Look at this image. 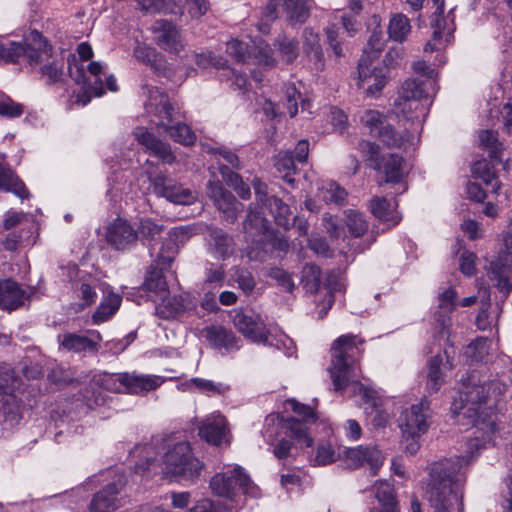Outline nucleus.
<instances>
[{"mask_svg": "<svg viewBox=\"0 0 512 512\" xmlns=\"http://www.w3.org/2000/svg\"><path fill=\"white\" fill-rule=\"evenodd\" d=\"M77 297L82 300V307L92 305L97 298L96 285L85 280L78 282L74 288Z\"/></svg>", "mask_w": 512, "mask_h": 512, "instance_id": "53", "label": "nucleus"}, {"mask_svg": "<svg viewBox=\"0 0 512 512\" xmlns=\"http://www.w3.org/2000/svg\"><path fill=\"white\" fill-rule=\"evenodd\" d=\"M302 39L304 54L314 64L317 70H322L325 58L319 35L313 30V28L306 27L303 30Z\"/></svg>", "mask_w": 512, "mask_h": 512, "instance_id": "25", "label": "nucleus"}, {"mask_svg": "<svg viewBox=\"0 0 512 512\" xmlns=\"http://www.w3.org/2000/svg\"><path fill=\"white\" fill-rule=\"evenodd\" d=\"M106 241L113 249L124 251L136 245L137 232L127 220L117 218L107 227Z\"/></svg>", "mask_w": 512, "mask_h": 512, "instance_id": "13", "label": "nucleus"}, {"mask_svg": "<svg viewBox=\"0 0 512 512\" xmlns=\"http://www.w3.org/2000/svg\"><path fill=\"white\" fill-rule=\"evenodd\" d=\"M123 484L113 482L98 491L90 503V512H114L121 506L119 497Z\"/></svg>", "mask_w": 512, "mask_h": 512, "instance_id": "16", "label": "nucleus"}, {"mask_svg": "<svg viewBox=\"0 0 512 512\" xmlns=\"http://www.w3.org/2000/svg\"><path fill=\"white\" fill-rule=\"evenodd\" d=\"M431 413L426 398L402 411L398 420L402 435L421 437L429 428Z\"/></svg>", "mask_w": 512, "mask_h": 512, "instance_id": "9", "label": "nucleus"}, {"mask_svg": "<svg viewBox=\"0 0 512 512\" xmlns=\"http://www.w3.org/2000/svg\"><path fill=\"white\" fill-rule=\"evenodd\" d=\"M160 302L161 304L157 305L156 311L164 319L174 318L188 309L187 299L182 295H174L172 297L168 295L164 301Z\"/></svg>", "mask_w": 512, "mask_h": 512, "instance_id": "31", "label": "nucleus"}, {"mask_svg": "<svg viewBox=\"0 0 512 512\" xmlns=\"http://www.w3.org/2000/svg\"><path fill=\"white\" fill-rule=\"evenodd\" d=\"M232 321L235 328L245 338L254 343L266 344L270 337V331L262 317L252 310H234Z\"/></svg>", "mask_w": 512, "mask_h": 512, "instance_id": "10", "label": "nucleus"}, {"mask_svg": "<svg viewBox=\"0 0 512 512\" xmlns=\"http://www.w3.org/2000/svg\"><path fill=\"white\" fill-rule=\"evenodd\" d=\"M162 460L164 475L175 477L178 481L194 482L203 469V464L194 457L190 444L184 441L169 448Z\"/></svg>", "mask_w": 512, "mask_h": 512, "instance_id": "5", "label": "nucleus"}, {"mask_svg": "<svg viewBox=\"0 0 512 512\" xmlns=\"http://www.w3.org/2000/svg\"><path fill=\"white\" fill-rule=\"evenodd\" d=\"M383 48L382 31L377 25L368 39L357 67L360 82L368 83L366 92L369 96L379 94L387 83V76L383 69H370L371 63L380 56Z\"/></svg>", "mask_w": 512, "mask_h": 512, "instance_id": "6", "label": "nucleus"}, {"mask_svg": "<svg viewBox=\"0 0 512 512\" xmlns=\"http://www.w3.org/2000/svg\"><path fill=\"white\" fill-rule=\"evenodd\" d=\"M345 223L348 231L355 238L363 236L369 228L365 216L358 211L350 210L346 215Z\"/></svg>", "mask_w": 512, "mask_h": 512, "instance_id": "45", "label": "nucleus"}, {"mask_svg": "<svg viewBox=\"0 0 512 512\" xmlns=\"http://www.w3.org/2000/svg\"><path fill=\"white\" fill-rule=\"evenodd\" d=\"M472 173L475 178L481 179L486 186L491 187L494 194H498L500 182L496 178L494 166L486 161H477L472 166Z\"/></svg>", "mask_w": 512, "mask_h": 512, "instance_id": "34", "label": "nucleus"}, {"mask_svg": "<svg viewBox=\"0 0 512 512\" xmlns=\"http://www.w3.org/2000/svg\"><path fill=\"white\" fill-rule=\"evenodd\" d=\"M365 340L355 334H345L334 340L331 346L330 376L335 391H342L349 385L353 393L359 395L365 404L372 409L382 406L381 398L377 392L366 387L358 379V358L362 354L360 348Z\"/></svg>", "mask_w": 512, "mask_h": 512, "instance_id": "2", "label": "nucleus"}, {"mask_svg": "<svg viewBox=\"0 0 512 512\" xmlns=\"http://www.w3.org/2000/svg\"><path fill=\"white\" fill-rule=\"evenodd\" d=\"M252 484L250 477L240 466L226 472L217 473L210 480L212 492L230 500H233L239 493L249 494Z\"/></svg>", "mask_w": 512, "mask_h": 512, "instance_id": "8", "label": "nucleus"}, {"mask_svg": "<svg viewBox=\"0 0 512 512\" xmlns=\"http://www.w3.org/2000/svg\"><path fill=\"white\" fill-rule=\"evenodd\" d=\"M26 292L12 279L0 280V309L11 312L24 304Z\"/></svg>", "mask_w": 512, "mask_h": 512, "instance_id": "21", "label": "nucleus"}, {"mask_svg": "<svg viewBox=\"0 0 512 512\" xmlns=\"http://www.w3.org/2000/svg\"><path fill=\"white\" fill-rule=\"evenodd\" d=\"M254 58L258 64L269 68L273 67L276 62L271 47L264 41H260L255 46Z\"/></svg>", "mask_w": 512, "mask_h": 512, "instance_id": "58", "label": "nucleus"}, {"mask_svg": "<svg viewBox=\"0 0 512 512\" xmlns=\"http://www.w3.org/2000/svg\"><path fill=\"white\" fill-rule=\"evenodd\" d=\"M297 162L293 158L291 150L280 151L275 156L274 166L279 173H282L283 180L289 184L294 185L295 179L293 175L297 173Z\"/></svg>", "mask_w": 512, "mask_h": 512, "instance_id": "32", "label": "nucleus"}, {"mask_svg": "<svg viewBox=\"0 0 512 512\" xmlns=\"http://www.w3.org/2000/svg\"><path fill=\"white\" fill-rule=\"evenodd\" d=\"M149 180L153 188V192L159 196L167 199L174 204H190L194 196L189 189L183 188L182 185L165 173H158L155 176H150Z\"/></svg>", "mask_w": 512, "mask_h": 512, "instance_id": "11", "label": "nucleus"}, {"mask_svg": "<svg viewBox=\"0 0 512 512\" xmlns=\"http://www.w3.org/2000/svg\"><path fill=\"white\" fill-rule=\"evenodd\" d=\"M207 247L210 254L220 260L230 258L235 250V241L232 235L216 226L207 227Z\"/></svg>", "mask_w": 512, "mask_h": 512, "instance_id": "15", "label": "nucleus"}, {"mask_svg": "<svg viewBox=\"0 0 512 512\" xmlns=\"http://www.w3.org/2000/svg\"><path fill=\"white\" fill-rule=\"evenodd\" d=\"M361 122L369 129L370 134L376 137L381 130V126H384L387 122V119L385 115L379 111L367 110L361 116Z\"/></svg>", "mask_w": 512, "mask_h": 512, "instance_id": "48", "label": "nucleus"}, {"mask_svg": "<svg viewBox=\"0 0 512 512\" xmlns=\"http://www.w3.org/2000/svg\"><path fill=\"white\" fill-rule=\"evenodd\" d=\"M225 279V270L222 265L210 263L205 272V283L215 286H221Z\"/></svg>", "mask_w": 512, "mask_h": 512, "instance_id": "63", "label": "nucleus"}, {"mask_svg": "<svg viewBox=\"0 0 512 512\" xmlns=\"http://www.w3.org/2000/svg\"><path fill=\"white\" fill-rule=\"evenodd\" d=\"M201 439L214 446H220L227 435V421L222 415L207 418L199 427Z\"/></svg>", "mask_w": 512, "mask_h": 512, "instance_id": "24", "label": "nucleus"}, {"mask_svg": "<svg viewBox=\"0 0 512 512\" xmlns=\"http://www.w3.org/2000/svg\"><path fill=\"white\" fill-rule=\"evenodd\" d=\"M163 380L161 377L149 374H138L135 371L126 372L122 376V384L124 392L127 394L144 395L148 392L156 390Z\"/></svg>", "mask_w": 512, "mask_h": 512, "instance_id": "17", "label": "nucleus"}, {"mask_svg": "<svg viewBox=\"0 0 512 512\" xmlns=\"http://www.w3.org/2000/svg\"><path fill=\"white\" fill-rule=\"evenodd\" d=\"M153 31L156 34L158 46L162 49L177 53L180 50L179 31L171 21L161 19L155 22Z\"/></svg>", "mask_w": 512, "mask_h": 512, "instance_id": "23", "label": "nucleus"}, {"mask_svg": "<svg viewBox=\"0 0 512 512\" xmlns=\"http://www.w3.org/2000/svg\"><path fill=\"white\" fill-rule=\"evenodd\" d=\"M0 189L6 192H11L21 199H28L30 197L29 190L18 175L10 168L4 167L1 163Z\"/></svg>", "mask_w": 512, "mask_h": 512, "instance_id": "27", "label": "nucleus"}, {"mask_svg": "<svg viewBox=\"0 0 512 512\" xmlns=\"http://www.w3.org/2000/svg\"><path fill=\"white\" fill-rule=\"evenodd\" d=\"M59 348L67 352L81 353L97 351V343L85 335L64 333L57 337Z\"/></svg>", "mask_w": 512, "mask_h": 512, "instance_id": "26", "label": "nucleus"}, {"mask_svg": "<svg viewBox=\"0 0 512 512\" xmlns=\"http://www.w3.org/2000/svg\"><path fill=\"white\" fill-rule=\"evenodd\" d=\"M163 226L158 225L150 218H143L140 220V224L138 226L137 237L140 235L143 239L153 240L156 236L160 235L162 232Z\"/></svg>", "mask_w": 512, "mask_h": 512, "instance_id": "57", "label": "nucleus"}, {"mask_svg": "<svg viewBox=\"0 0 512 512\" xmlns=\"http://www.w3.org/2000/svg\"><path fill=\"white\" fill-rule=\"evenodd\" d=\"M283 10L291 26L305 23L310 16L307 0H283Z\"/></svg>", "mask_w": 512, "mask_h": 512, "instance_id": "29", "label": "nucleus"}, {"mask_svg": "<svg viewBox=\"0 0 512 512\" xmlns=\"http://www.w3.org/2000/svg\"><path fill=\"white\" fill-rule=\"evenodd\" d=\"M23 113V105L16 103L10 98L0 101V116L7 118H16Z\"/></svg>", "mask_w": 512, "mask_h": 512, "instance_id": "64", "label": "nucleus"}, {"mask_svg": "<svg viewBox=\"0 0 512 512\" xmlns=\"http://www.w3.org/2000/svg\"><path fill=\"white\" fill-rule=\"evenodd\" d=\"M49 381L56 385H75L80 381L74 378L73 372L61 366H56L47 375Z\"/></svg>", "mask_w": 512, "mask_h": 512, "instance_id": "54", "label": "nucleus"}, {"mask_svg": "<svg viewBox=\"0 0 512 512\" xmlns=\"http://www.w3.org/2000/svg\"><path fill=\"white\" fill-rule=\"evenodd\" d=\"M136 139L138 142L144 146L153 156L158 157L164 163L172 164L176 157L172 152L171 146L158 139L154 134L144 130L143 128H138L135 132Z\"/></svg>", "mask_w": 512, "mask_h": 512, "instance_id": "19", "label": "nucleus"}, {"mask_svg": "<svg viewBox=\"0 0 512 512\" xmlns=\"http://www.w3.org/2000/svg\"><path fill=\"white\" fill-rule=\"evenodd\" d=\"M126 372L121 373H107L104 372L98 378V384L107 391L114 393L124 392V385L122 384V376Z\"/></svg>", "mask_w": 512, "mask_h": 512, "instance_id": "51", "label": "nucleus"}, {"mask_svg": "<svg viewBox=\"0 0 512 512\" xmlns=\"http://www.w3.org/2000/svg\"><path fill=\"white\" fill-rule=\"evenodd\" d=\"M402 163L403 158L398 154H389L386 158H383L379 170L385 175L386 183H399L402 180Z\"/></svg>", "mask_w": 512, "mask_h": 512, "instance_id": "35", "label": "nucleus"}, {"mask_svg": "<svg viewBox=\"0 0 512 512\" xmlns=\"http://www.w3.org/2000/svg\"><path fill=\"white\" fill-rule=\"evenodd\" d=\"M284 407L290 408L300 418H283L278 414H269L265 418L263 436L266 441L273 444V454L279 460L287 459L292 455L293 446L311 447L313 439L308 433V425L316 423L318 417L315 411L308 405L298 402L296 399H287Z\"/></svg>", "mask_w": 512, "mask_h": 512, "instance_id": "1", "label": "nucleus"}, {"mask_svg": "<svg viewBox=\"0 0 512 512\" xmlns=\"http://www.w3.org/2000/svg\"><path fill=\"white\" fill-rule=\"evenodd\" d=\"M25 55V47L22 42H0V63H18Z\"/></svg>", "mask_w": 512, "mask_h": 512, "instance_id": "43", "label": "nucleus"}, {"mask_svg": "<svg viewBox=\"0 0 512 512\" xmlns=\"http://www.w3.org/2000/svg\"><path fill=\"white\" fill-rule=\"evenodd\" d=\"M326 41L336 58L344 56L343 41L340 37V28L330 24L324 29Z\"/></svg>", "mask_w": 512, "mask_h": 512, "instance_id": "49", "label": "nucleus"}, {"mask_svg": "<svg viewBox=\"0 0 512 512\" xmlns=\"http://www.w3.org/2000/svg\"><path fill=\"white\" fill-rule=\"evenodd\" d=\"M480 143L489 149L491 159L500 160L501 143L497 138V133L492 130H483L479 135Z\"/></svg>", "mask_w": 512, "mask_h": 512, "instance_id": "50", "label": "nucleus"}, {"mask_svg": "<svg viewBox=\"0 0 512 512\" xmlns=\"http://www.w3.org/2000/svg\"><path fill=\"white\" fill-rule=\"evenodd\" d=\"M195 62L201 68L215 67L217 69H225L227 60L211 51H207L197 54Z\"/></svg>", "mask_w": 512, "mask_h": 512, "instance_id": "56", "label": "nucleus"}, {"mask_svg": "<svg viewBox=\"0 0 512 512\" xmlns=\"http://www.w3.org/2000/svg\"><path fill=\"white\" fill-rule=\"evenodd\" d=\"M4 422L13 427L22 419L20 404L14 396L8 395L2 404Z\"/></svg>", "mask_w": 512, "mask_h": 512, "instance_id": "47", "label": "nucleus"}, {"mask_svg": "<svg viewBox=\"0 0 512 512\" xmlns=\"http://www.w3.org/2000/svg\"><path fill=\"white\" fill-rule=\"evenodd\" d=\"M344 462L349 469H356L367 463L372 476L378 473L379 468L383 464L380 451L362 446L345 449Z\"/></svg>", "mask_w": 512, "mask_h": 512, "instance_id": "14", "label": "nucleus"}, {"mask_svg": "<svg viewBox=\"0 0 512 512\" xmlns=\"http://www.w3.org/2000/svg\"><path fill=\"white\" fill-rule=\"evenodd\" d=\"M142 90L147 96L146 112L159 118V121L155 122L156 125L163 127L173 141L185 146L194 144L196 136L191 128L184 123L173 122L174 108L169 102L168 95L158 87L148 84L142 85Z\"/></svg>", "mask_w": 512, "mask_h": 512, "instance_id": "4", "label": "nucleus"}, {"mask_svg": "<svg viewBox=\"0 0 512 512\" xmlns=\"http://www.w3.org/2000/svg\"><path fill=\"white\" fill-rule=\"evenodd\" d=\"M226 51L237 62H245L248 56V45L242 41L233 39L227 43Z\"/></svg>", "mask_w": 512, "mask_h": 512, "instance_id": "62", "label": "nucleus"}, {"mask_svg": "<svg viewBox=\"0 0 512 512\" xmlns=\"http://www.w3.org/2000/svg\"><path fill=\"white\" fill-rule=\"evenodd\" d=\"M207 341L217 349L226 351L238 350L240 348V338H238L231 329L220 325H211L203 330Z\"/></svg>", "mask_w": 512, "mask_h": 512, "instance_id": "20", "label": "nucleus"}, {"mask_svg": "<svg viewBox=\"0 0 512 512\" xmlns=\"http://www.w3.org/2000/svg\"><path fill=\"white\" fill-rule=\"evenodd\" d=\"M360 149L366 153L367 160L370 162V167L373 169H380V148L379 146L370 141H362L359 144Z\"/></svg>", "mask_w": 512, "mask_h": 512, "instance_id": "61", "label": "nucleus"}, {"mask_svg": "<svg viewBox=\"0 0 512 512\" xmlns=\"http://www.w3.org/2000/svg\"><path fill=\"white\" fill-rule=\"evenodd\" d=\"M273 215L274 220L278 226L288 229L291 225V212L289 206L284 203L280 198L276 197L270 199V203L266 207Z\"/></svg>", "mask_w": 512, "mask_h": 512, "instance_id": "40", "label": "nucleus"}, {"mask_svg": "<svg viewBox=\"0 0 512 512\" xmlns=\"http://www.w3.org/2000/svg\"><path fill=\"white\" fill-rule=\"evenodd\" d=\"M369 209L375 218L388 223L389 226H395L401 220V217L393 209L391 202L385 197H373L370 200Z\"/></svg>", "mask_w": 512, "mask_h": 512, "instance_id": "28", "label": "nucleus"}, {"mask_svg": "<svg viewBox=\"0 0 512 512\" xmlns=\"http://www.w3.org/2000/svg\"><path fill=\"white\" fill-rule=\"evenodd\" d=\"M503 251L499 253L497 258L490 263V273L493 276L508 274L512 269V253Z\"/></svg>", "mask_w": 512, "mask_h": 512, "instance_id": "52", "label": "nucleus"}, {"mask_svg": "<svg viewBox=\"0 0 512 512\" xmlns=\"http://www.w3.org/2000/svg\"><path fill=\"white\" fill-rule=\"evenodd\" d=\"M411 29L409 19L403 14L394 15L389 22L388 34L395 41L402 42Z\"/></svg>", "mask_w": 512, "mask_h": 512, "instance_id": "42", "label": "nucleus"}, {"mask_svg": "<svg viewBox=\"0 0 512 512\" xmlns=\"http://www.w3.org/2000/svg\"><path fill=\"white\" fill-rule=\"evenodd\" d=\"M121 297L116 294H110L107 298H105L100 305L97 307L96 311L92 315L93 322L95 324H99L107 321L110 317H112L116 311L119 309L121 305Z\"/></svg>", "mask_w": 512, "mask_h": 512, "instance_id": "37", "label": "nucleus"}, {"mask_svg": "<svg viewBox=\"0 0 512 512\" xmlns=\"http://www.w3.org/2000/svg\"><path fill=\"white\" fill-rule=\"evenodd\" d=\"M174 246L172 243L169 245L162 246L160 252L158 253L154 263L152 264L154 267H158L164 273L165 270H168L174 260Z\"/></svg>", "mask_w": 512, "mask_h": 512, "instance_id": "59", "label": "nucleus"}, {"mask_svg": "<svg viewBox=\"0 0 512 512\" xmlns=\"http://www.w3.org/2000/svg\"><path fill=\"white\" fill-rule=\"evenodd\" d=\"M285 99H286V105L287 110L290 115V117H295L298 113V100H301V107L302 110L306 108V106L309 105L308 101L302 98L299 91H297L296 87L294 85H289L286 88L285 91Z\"/></svg>", "mask_w": 512, "mask_h": 512, "instance_id": "55", "label": "nucleus"}, {"mask_svg": "<svg viewBox=\"0 0 512 512\" xmlns=\"http://www.w3.org/2000/svg\"><path fill=\"white\" fill-rule=\"evenodd\" d=\"M23 45L25 47L24 57L28 58L30 64H37L40 61V53L46 51L48 42L40 32L33 30Z\"/></svg>", "mask_w": 512, "mask_h": 512, "instance_id": "30", "label": "nucleus"}, {"mask_svg": "<svg viewBox=\"0 0 512 512\" xmlns=\"http://www.w3.org/2000/svg\"><path fill=\"white\" fill-rule=\"evenodd\" d=\"M207 193L222 213L225 221L231 224L234 223L243 209V204L236 199L231 191L225 189L219 181H210L207 185Z\"/></svg>", "mask_w": 512, "mask_h": 512, "instance_id": "12", "label": "nucleus"}, {"mask_svg": "<svg viewBox=\"0 0 512 512\" xmlns=\"http://www.w3.org/2000/svg\"><path fill=\"white\" fill-rule=\"evenodd\" d=\"M463 463H469V459L465 456L432 463L426 497L435 512H450L454 503L459 506L458 512H463L462 487L465 482V476L461 473Z\"/></svg>", "mask_w": 512, "mask_h": 512, "instance_id": "3", "label": "nucleus"}, {"mask_svg": "<svg viewBox=\"0 0 512 512\" xmlns=\"http://www.w3.org/2000/svg\"><path fill=\"white\" fill-rule=\"evenodd\" d=\"M142 288L147 292V297L154 302L164 301L169 295V288L164 273L153 265L147 270Z\"/></svg>", "mask_w": 512, "mask_h": 512, "instance_id": "22", "label": "nucleus"}, {"mask_svg": "<svg viewBox=\"0 0 512 512\" xmlns=\"http://www.w3.org/2000/svg\"><path fill=\"white\" fill-rule=\"evenodd\" d=\"M427 93L424 88V81L420 79H407L403 82L399 98L396 100L395 105H402V112L407 115L408 111L412 109L417 110L420 104L418 101L426 97ZM412 119V116H406Z\"/></svg>", "mask_w": 512, "mask_h": 512, "instance_id": "18", "label": "nucleus"}, {"mask_svg": "<svg viewBox=\"0 0 512 512\" xmlns=\"http://www.w3.org/2000/svg\"><path fill=\"white\" fill-rule=\"evenodd\" d=\"M409 136L408 131L403 133L397 132L388 121L384 126H381L380 132L376 135V137L389 148L402 147V145L409 140Z\"/></svg>", "mask_w": 512, "mask_h": 512, "instance_id": "39", "label": "nucleus"}, {"mask_svg": "<svg viewBox=\"0 0 512 512\" xmlns=\"http://www.w3.org/2000/svg\"><path fill=\"white\" fill-rule=\"evenodd\" d=\"M375 496L382 505L380 510L400 512L394 488L390 484L381 482L376 488Z\"/></svg>", "mask_w": 512, "mask_h": 512, "instance_id": "41", "label": "nucleus"}, {"mask_svg": "<svg viewBox=\"0 0 512 512\" xmlns=\"http://www.w3.org/2000/svg\"><path fill=\"white\" fill-rule=\"evenodd\" d=\"M442 364L443 357L440 354L431 357L427 363L428 373L426 388L430 392H437L444 383V376L441 371Z\"/></svg>", "mask_w": 512, "mask_h": 512, "instance_id": "36", "label": "nucleus"}, {"mask_svg": "<svg viewBox=\"0 0 512 512\" xmlns=\"http://www.w3.org/2000/svg\"><path fill=\"white\" fill-rule=\"evenodd\" d=\"M278 47L281 59L287 63H292L299 54L298 41L286 36H279L274 43Z\"/></svg>", "mask_w": 512, "mask_h": 512, "instance_id": "44", "label": "nucleus"}, {"mask_svg": "<svg viewBox=\"0 0 512 512\" xmlns=\"http://www.w3.org/2000/svg\"><path fill=\"white\" fill-rule=\"evenodd\" d=\"M403 59V48L401 46L391 47L384 57V65L385 67H380L379 69H383L386 73L387 79L389 78V68L396 67L400 65V62ZM374 69H378L375 67Z\"/></svg>", "mask_w": 512, "mask_h": 512, "instance_id": "60", "label": "nucleus"}, {"mask_svg": "<svg viewBox=\"0 0 512 512\" xmlns=\"http://www.w3.org/2000/svg\"><path fill=\"white\" fill-rule=\"evenodd\" d=\"M457 293L454 289L449 288L439 294V311L435 313V317L437 322L444 325L445 323V315L451 313L455 309V299Z\"/></svg>", "mask_w": 512, "mask_h": 512, "instance_id": "46", "label": "nucleus"}, {"mask_svg": "<svg viewBox=\"0 0 512 512\" xmlns=\"http://www.w3.org/2000/svg\"><path fill=\"white\" fill-rule=\"evenodd\" d=\"M301 283L306 292L315 294L322 286V271L315 264H306L302 269Z\"/></svg>", "mask_w": 512, "mask_h": 512, "instance_id": "38", "label": "nucleus"}, {"mask_svg": "<svg viewBox=\"0 0 512 512\" xmlns=\"http://www.w3.org/2000/svg\"><path fill=\"white\" fill-rule=\"evenodd\" d=\"M499 385L500 383L495 381H481L478 371L470 372L466 378L462 379V385L459 389L460 405L458 406L457 400H455L453 404L454 411L460 414L462 410L470 405L471 407H468L467 411L476 416V406L486 403L490 390L492 388L495 390Z\"/></svg>", "mask_w": 512, "mask_h": 512, "instance_id": "7", "label": "nucleus"}, {"mask_svg": "<svg viewBox=\"0 0 512 512\" xmlns=\"http://www.w3.org/2000/svg\"><path fill=\"white\" fill-rule=\"evenodd\" d=\"M90 74L96 76V80L93 85H90L85 89L82 93L77 95V101L81 102L83 105H86L90 102L92 95L96 97H100L104 94V88L99 75L102 72V66L97 61H92L88 64L87 67Z\"/></svg>", "mask_w": 512, "mask_h": 512, "instance_id": "33", "label": "nucleus"}]
</instances>
